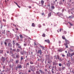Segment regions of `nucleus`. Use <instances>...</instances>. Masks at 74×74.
Segmentation results:
<instances>
[{
    "mask_svg": "<svg viewBox=\"0 0 74 74\" xmlns=\"http://www.w3.org/2000/svg\"><path fill=\"white\" fill-rule=\"evenodd\" d=\"M17 66H17L16 68V70H18V69H21V68H22V67L21 65L20 64H18L17 65Z\"/></svg>",
    "mask_w": 74,
    "mask_h": 74,
    "instance_id": "obj_1",
    "label": "nucleus"
},
{
    "mask_svg": "<svg viewBox=\"0 0 74 74\" xmlns=\"http://www.w3.org/2000/svg\"><path fill=\"white\" fill-rule=\"evenodd\" d=\"M65 43H64V44H69L70 43V41L67 39H65Z\"/></svg>",
    "mask_w": 74,
    "mask_h": 74,
    "instance_id": "obj_2",
    "label": "nucleus"
},
{
    "mask_svg": "<svg viewBox=\"0 0 74 74\" xmlns=\"http://www.w3.org/2000/svg\"><path fill=\"white\" fill-rule=\"evenodd\" d=\"M37 53H40V55L41 56V55L42 54V51H41V50H38L37 52Z\"/></svg>",
    "mask_w": 74,
    "mask_h": 74,
    "instance_id": "obj_3",
    "label": "nucleus"
},
{
    "mask_svg": "<svg viewBox=\"0 0 74 74\" xmlns=\"http://www.w3.org/2000/svg\"><path fill=\"white\" fill-rule=\"evenodd\" d=\"M2 61V63H4V62H5V58L3 57V56L1 57Z\"/></svg>",
    "mask_w": 74,
    "mask_h": 74,
    "instance_id": "obj_4",
    "label": "nucleus"
},
{
    "mask_svg": "<svg viewBox=\"0 0 74 74\" xmlns=\"http://www.w3.org/2000/svg\"><path fill=\"white\" fill-rule=\"evenodd\" d=\"M54 58L55 59H58V60H59V59H60L59 56L58 55H57L56 56H54Z\"/></svg>",
    "mask_w": 74,
    "mask_h": 74,
    "instance_id": "obj_5",
    "label": "nucleus"
},
{
    "mask_svg": "<svg viewBox=\"0 0 74 74\" xmlns=\"http://www.w3.org/2000/svg\"><path fill=\"white\" fill-rule=\"evenodd\" d=\"M8 47L9 48H11L12 47V44L11 43L9 42L8 44Z\"/></svg>",
    "mask_w": 74,
    "mask_h": 74,
    "instance_id": "obj_6",
    "label": "nucleus"
},
{
    "mask_svg": "<svg viewBox=\"0 0 74 74\" xmlns=\"http://www.w3.org/2000/svg\"><path fill=\"white\" fill-rule=\"evenodd\" d=\"M66 25H68L69 26V25L70 26H73V24H72L71 23L69 22L67 23Z\"/></svg>",
    "mask_w": 74,
    "mask_h": 74,
    "instance_id": "obj_7",
    "label": "nucleus"
},
{
    "mask_svg": "<svg viewBox=\"0 0 74 74\" xmlns=\"http://www.w3.org/2000/svg\"><path fill=\"white\" fill-rule=\"evenodd\" d=\"M29 69L31 70V71H34V70H35V68L33 66L32 67V69H31V68H30Z\"/></svg>",
    "mask_w": 74,
    "mask_h": 74,
    "instance_id": "obj_8",
    "label": "nucleus"
},
{
    "mask_svg": "<svg viewBox=\"0 0 74 74\" xmlns=\"http://www.w3.org/2000/svg\"><path fill=\"white\" fill-rule=\"evenodd\" d=\"M26 53H27V52L24 51H22L21 52V55H24V54Z\"/></svg>",
    "mask_w": 74,
    "mask_h": 74,
    "instance_id": "obj_9",
    "label": "nucleus"
},
{
    "mask_svg": "<svg viewBox=\"0 0 74 74\" xmlns=\"http://www.w3.org/2000/svg\"><path fill=\"white\" fill-rule=\"evenodd\" d=\"M67 56L68 57H69H69H71V53H68L67 54Z\"/></svg>",
    "mask_w": 74,
    "mask_h": 74,
    "instance_id": "obj_10",
    "label": "nucleus"
},
{
    "mask_svg": "<svg viewBox=\"0 0 74 74\" xmlns=\"http://www.w3.org/2000/svg\"><path fill=\"white\" fill-rule=\"evenodd\" d=\"M39 71L40 72V73H41V74H44V72H43L42 71V70H41V69H40L39 70Z\"/></svg>",
    "mask_w": 74,
    "mask_h": 74,
    "instance_id": "obj_11",
    "label": "nucleus"
},
{
    "mask_svg": "<svg viewBox=\"0 0 74 74\" xmlns=\"http://www.w3.org/2000/svg\"><path fill=\"white\" fill-rule=\"evenodd\" d=\"M63 51V49H58V52H62Z\"/></svg>",
    "mask_w": 74,
    "mask_h": 74,
    "instance_id": "obj_12",
    "label": "nucleus"
},
{
    "mask_svg": "<svg viewBox=\"0 0 74 74\" xmlns=\"http://www.w3.org/2000/svg\"><path fill=\"white\" fill-rule=\"evenodd\" d=\"M41 3L42 4V5H44V1L43 0H41Z\"/></svg>",
    "mask_w": 74,
    "mask_h": 74,
    "instance_id": "obj_13",
    "label": "nucleus"
},
{
    "mask_svg": "<svg viewBox=\"0 0 74 74\" xmlns=\"http://www.w3.org/2000/svg\"><path fill=\"white\" fill-rule=\"evenodd\" d=\"M16 58H19V53H18L16 56Z\"/></svg>",
    "mask_w": 74,
    "mask_h": 74,
    "instance_id": "obj_14",
    "label": "nucleus"
},
{
    "mask_svg": "<svg viewBox=\"0 0 74 74\" xmlns=\"http://www.w3.org/2000/svg\"><path fill=\"white\" fill-rule=\"evenodd\" d=\"M5 30H2V34H5Z\"/></svg>",
    "mask_w": 74,
    "mask_h": 74,
    "instance_id": "obj_15",
    "label": "nucleus"
},
{
    "mask_svg": "<svg viewBox=\"0 0 74 74\" xmlns=\"http://www.w3.org/2000/svg\"><path fill=\"white\" fill-rule=\"evenodd\" d=\"M7 34H11V33H10V31H7Z\"/></svg>",
    "mask_w": 74,
    "mask_h": 74,
    "instance_id": "obj_16",
    "label": "nucleus"
},
{
    "mask_svg": "<svg viewBox=\"0 0 74 74\" xmlns=\"http://www.w3.org/2000/svg\"><path fill=\"white\" fill-rule=\"evenodd\" d=\"M45 42H47L48 43H50V42H49V40H45Z\"/></svg>",
    "mask_w": 74,
    "mask_h": 74,
    "instance_id": "obj_17",
    "label": "nucleus"
},
{
    "mask_svg": "<svg viewBox=\"0 0 74 74\" xmlns=\"http://www.w3.org/2000/svg\"><path fill=\"white\" fill-rule=\"evenodd\" d=\"M70 61H68L67 63L66 64L67 66H70Z\"/></svg>",
    "mask_w": 74,
    "mask_h": 74,
    "instance_id": "obj_18",
    "label": "nucleus"
},
{
    "mask_svg": "<svg viewBox=\"0 0 74 74\" xmlns=\"http://www.w3.org/2000/svg\"><path fill=\"white\" fill-rule=\"evenodd\" d=\"M51 62H52V61H51V60H48V63H49V64H51Z\"/></svg>",
    "mask_w": 74,
    "mask_h": 74,
    "instance_id": "obj_19",
    "label": "nucleus"
},
{
    "mask_svg": "<svg viewBox=\"0 0 74 74\" xmlns=\"http://www.w3.org/2000/svg\"><path fill=\"white\" fill-rule=\"evenodd\" d=\"M62 30V28H60V30L59 29H58V30H57V31H58V33H59V31L60 32H61V31Z\"/></svg>",
    "mask_w": 74,
    "mask_h": 74,
    "instance_id": "obj_20",
    "label": "nucleus"
},
{
    "mask_svg": "<svg viewBox=\"0 0 74 74\" xmlns=\"http://www.w3.org/2000/svg\"><path fill=\"white\" fill-rule=\"evenodd\" d=\"M23 59H24V58H23V56H21V61H22V60H23Z\"/></svg>",
    "mask_w": 74,
    "mask_h": 74,
    "instance_id": "obj_21",
    "label": "nucleus"
},
{
    "mask_svg": "<svg viewBox=\"0 0 74 74\" xmlns=\"http://www.w3.org/2000/svg\"><path fill=\"white\" fill-rule=\"evenodd\" d=\"M57 15L58 16H60V15H61V13H59V12H58L57 13Z\"/></svg>",
    "mask_w": 74,
    "mask_h": 74,
    "instance_id": "obj_22",
    "label": "nucleus"
},
{
    "mask_svg": "<svg viewBox=\"0 0 74 74\" xmlns=\"http://www.w3.org/2000/svg\"><path fill=\"white\" fill-rule=\"evenodd\" d=\"M64 45L66 46L65 48H68V45H67V44H64Z\"/></svg>",
    "mask_w": 74,
    "mask_h": 74,
    "instance_id": "obj_23",
    "label": "nucleus"
},
{
    "mask_svg": "<svg viewBox=\"0 0 74 74\" xmlns=\"http://www.w3.org/2000/svg\"><path fill=\"white\" fill-rule=\"evenodd\" d=\"M62 39H63V40H66V38H65V37L64 36H62Z\"/></svg>",
    "mask_w": 74,
    "mask_h": 74,
    "instance_id": "obj_24",
    "label": "nucleus"
},
{
    "mask_svg": "<svg viewBox=\"0 0 74 74\" xmlns=\"http://www.w3.org/2000/svg\"><path fill=\"white\" fill-rule=\"evenodd\" d=\"M53 64L54 65V66H55V65H56L57 64H58V63L55 62H53Z\"/></svg>",
    "mask_w": 74,
    "mask_h": 74,
    "instance_id": "obj_25",
    "label": "nucleus"
},
{
    "mask_svg": "<svg viewBox=\"0 0 74 74\" xmlns=\"http://www.w3.org/2000/svg\"><path fill=\"white\" fill-rule=\"evenodd\" d=\"M14 3L16 4V5H17V6H18V8H21V7H20L19 6V5H18V3H16L14 1Z\"/></svg>",
    "mask_w": 74,
    "mask_h": 74,
    "instance_id": "obj_26",
    "label": "nucleus"
},
{
    "mask_svg": "<svg viewBox=\"0 0 74 74\" xmlns=\"http://www.w3.org/2000/svg\"><path fill=\"white\" fill-rule=\"evenodd\" d=\"M64 69H66V67H63V66H62V70H64Z\"/></svg>",
    "mask_w": 74,
    "mask_h": 74,
    "instance_id": "obj_27",
    "label": "nucleus"
},
{
    "mask_svg": "<svg viewBox=\"0 0 74 74\" xmlns=\"http://www.w3.org/2000/svg\"><path fill=\"white\" fill-rule=\"evenodd\" d=\"M68 18H70V19H71L73 18V16H69V17H68Z\"/></svg>",
    "mask_w": 74,
    "mask_h": 74,
    "instance_id": "obj_28",
    "label": "nucleus"
},
{
    "mask_svg": "<svg viewBox=\"0 0 74 74\" xmlns=\"http://www.w3.org/2000/svg\"><path fill=\"white\" fill-rule=\"evenodd\" d=\"M74 52H73L71 54V56H74Z\"/></svg>",
    "mask_w": 74,
    "mask_h": 74,
    "instance_id": "obj_29",
    "label": "nucleus"
},
{
    "mask_svg": "<svg viewBox=\"0 0 74 74\" xmlns=\"http://www.w3.org/2000/svg\"><path fill=\"white\" fill-rule=\"evenodd\" d=\"M51 13H49L48 14V17H50V16H51Z\"/></svg>",
    "mask_w": 74,
    "mask_h": 74,
    "instance_id": "obj_30",
    "label": "nucleus"
},
{
    "mask_svg": "<svg viewBox=\"0 0 74 74\" xmlns=\"http://www.w3.org/2000/svg\"><path fill=\"white\" fill-rule=\"evenodd\" d=\"M40 47H41V48H42L43 49H44V48H45V47H44L43 46H42L41 45H40Z\"/></svg>",
    "mask_w": 74,
    "mask_h": 74,
    "instance_id": "obj_31",
    "label": "nucleus"
},
{
    "mask_svg": "<svg viewBox=\"0 0 74 74\" xmlns=\"http://www.w3.org/2000/svg\"><path fill=\"white\" fill-rule=\"evenodd\" d=\"M18 62H19V60H17L16 61V63H17V64L18 63Z\"/></svg>",
    "mask_w": 74,
    "mask_h": 74,
    "instance_id": "obj_32",
    "label": "nucleus"
},
{
    "mask_svg": "<svg viewBox=\"0 0 74 74\" xmlns=\"http://www.w3.org/2000/svg\"><path fill=\"white\" fill-rule=\"evenodd\" d=\"M32 26L33 27H35V24H34V23H32Z\"/></svg>",
    "mask_w": 74,
    "mask_h": 74,
    "instance_id": "obj_33",
    "label": "nucleus"
},
{
    "mask_svg": "<svg viewBox=\"0 0 74 74\" xmlns=\"http://www.w3.org/2000/svg\"><path fill=\"white\" fill-rule=\"evenodd\" d=\"M20 37L21 38H23V36H22V35H20Z\"/></svg>",
    "mask_w": 74,
    "mask_h": 74,
    "instance_id": "obj_34",
    "label": "nucleus"
},
{
    "mask_svg": "<svg viewBox=\"0 0 74 74\" xmlns=\"http://www.w3.org/2000/svg\"><path fill=\"white\" fill-rule=\"evenodd\" d=\"M16 45L17 46H19L20 45L18 43H16Z\"/></svg>",
    "mask_w": 74,
    "mask_h": 74,
    "instance_id": "obj_35",
    "label": "nucleus"
},
{
    "mask_svg": "<svg viewBox=\"0 0 74 74\" xmlns=\"http://www.w3.org/2000/svg\"><path fill=\"white\" fill-rule=\"evenodd\" d=\"M15 40H13V45H15Z\"/></svg>",
    "mask_w": 74,
    "mask_h": 74,
    "instance_id": "obj_36",
    "label": "nucleus"
},
{
    "mask_svg": "<svg viewBox=\"0 0 74 74\" xmlns=\"http://www.w3.org/2000/svg\"><path fill=\"white\" fill-rule=\"evenodd\" d=\"M70 52H73L74 50L73 49H70Z\"/></svg>",
    "mask_w": 74,
    "mask_h": 74,
    "instance_id": "obj_37",
    "label": "nucleus"
},
{
    "mask_svg": "<svg viewBox=\"0 0 74 74\" xmlns=\"http://www.w3.org/2000/svg\"><path fill=\"white\" fill-rule=\"evenodd\" d=\"M34 45H38V44L37 42H34Z\"/></svg>",
    "mask_w": 74,
    "mask_h": 74,
    "instance_id": "obj_38",
    "label": "nucleus"
},
{
    "mask_svg": "<svg viewBox=\"0 0 74 74\" xmlns=\"http://www.w3.org/2000/svg\"><path fill=\"white\" fill-rule=\"evenodd\" d=\"M3 52V50H1L0 51V53H2Z\"/></svg>",
    "mask_w": 74,
    "mask_h": 74,
    "instance_id": "obj_39",
    "label": "nucleus"
},
{
    "mask_svg": "<svg viewBox=\"0 0 74 74\" xmlns=\"http://www.w3.org/2000/svg\"><path fill=\"white\" fill-rule=\"evenodd\" d=\"M58 65H59V66H60V67H61V66H62V64L60 63H59L58 64Z\"/></svg>",
    "mask_w": 74,
    "mask_h": 74,
    "instance_id": "obj_40",
    "label": "nucleus"
},
{
    "mask_svg": "<svg viewBox=\"0 0 74 74\" xmlns=\"http://www.w3.org/2000/svg\"><path fill=\"white\" fill-rule=\"evenodd\" d=\"M38 27L40 28L41 27V25L40 24H39L38 25Z\"/></svg>",
    "mask_w": 74,
    "mask_h": 74,
    "instance_id": "obj_41",
    "label": "nucleus"
},
{
    "mask_svg": "<svg viewBox=\"0 0 74 74\" xmlns=\"http://www.w3.org/2000/svg\"><path fill=\"white\" fill-rule=\"evenodd\" d=\"M54 70L53 69H52V72L53 73H53H54V72L53 71Z\"/></svg>",
    "mask_w": 74,
    "mask_h": 74,
    "instance_id": "obj_42",
    "label": "nucleus"
},
{
    "mask_svg": "<svg viewBox=\"0 0 74 74\" xmlns=\"http://www.w3.org/2000/svg\"><path fill=\"white\" fill-rule=\"evenodd\" d=\"M5 46H7V43L6 42H5Z\"/></svg>",
    "mask_w": 74,
    "mask_h": 74,
    "instance_id": "obj_43",
    "label": "nucleus"
},
{
    "mask_svg": "<svg viewBox=\"0 0 74 74\" xmlns=\"http://www.w3.org/2000/svg\"><path fill=\"white\" fill-rule=\"evenodd\" d=\"M19 51H20V50H19V49H17V52H19Z\"/></svg>",
    "mask_w": 74,
    "mask_h": 74,
    "instance_id": "obj_44",
    "label": "nucleus"
},
{
    "mask_svg": "<svg viewBox=\"0 0 74 74\" xmlns=\"http://www.w3.org/2000/svg\"><path fill=\"white\" fill-rule=\"evenodd\" d=\"M36 73L37 74H40V72H39V71H37L36 72Z\"/></svg>",
    "mask_w": 74,
    "mask_h": 74,
    "instance_id": "obj_45",
    "label": "nucleus"
},
{
    "mask_svg": "<svg viewBox=\"0 0 74 74\" xmlns=\"http://www.w3.org/2000/svg\"><path fill=\"white\" fill-rule=\"evenodd\" d=\"M42 36L43 37H45V34H43L42 35Z\"/></svg>",
    "mask_w": 74,
    "mask_h": 74,
    "instance_id": "obj_46",
    "label": "nucleus"
},
{
    "mask_svg": "<svg viewBox=\"0 0 74 74\" xmlns=\"http://www.w3.org/2000/svg\"><path fill=\"white\" fill-rule=\"evenodd\" d=\"M30 64H33V63L32 61L30 62Z\"/></svg>",
    "mask_w": 74,
    "mask_h": 74,
    "instance_id": "obj_47",
    "label": "nucleus"
},
{
    "mask_svg": "<svg viewBox=\"0 0 74 74\" xmlns=\"http://www.w3.org/2000/svg\"><path fill=\"white\" fill-rule=\"evenodd\" d=\"M49 55H48L47 56V59H49Z\"/></svg>",
    "mask_w": 74,
    "mask_h": 74,
    "instance_id": "obj_48",
    "label": "nucleus"
},
{
    "mask_svg": "<svg viewBox=\"0 0 74 74\" xmlns=\"http://www.w3.org/2000/svg\"><path fill=\"white\" fill-rule=\"evenodd\" d=\"M62 57H65V56H66L64 54H62Z\"/></svg>",
    "mask_w": 74,
    "mask_h": 74,
    "instance_id": "obj_49",
    "label": "nucleus"
},
{
    "mask_svg": "<svg viewBox=\"0 0 74 74\" xmlns=\"http://www.w3.org/2000/svg\"><path fill=\"white\" fill-rule=\"evenodd\" d=\"M18 48H20V49H22V48H21V46H18Z\"/></svg>",
    "mask_w": 74,
    "mask_h": 74,
    "instance_id": "obj_50",
    "label": "nucleus"
},
{
    "mask_svg": "<svg viewBox=\"0 0 74 74\" xmlns=\"http://www.w3.org/2000/svg\"><path fill=\"white\" fill-rule=\"evenodd\" d=\"M51 8H52V9H54V8H55V7H54V6H52L51 7Z\"/></svg>",
    "mask_w": 74,
    "mask_h": 74,
    "instance_id": "obj_51",
    "label": "nucleus"
},
{
    "mask_svg": "<svg viewBox=\"0 0 74 74\" xmlns=\"http://www.w3.org/2000/svg\"><path fill=\"white\" fill-rule=\"evenodd\" d=\"M12 51H13V52H15V51H16V50L15 49H13Z\"/></svg>",
    "mask_w": 74,
    "mask_h": 74,
    "instance_id": "obj_52",
    "label": "nucleus"
},
{
    "mask_svg": "<svg viewBox=\"0 0 74 74\" xmlns=\"http://www.w3.org/2000/svg\"><path fill=\"white\" fill-rule=\"evenodd\" d=\"M10 49V53H12V51H12V48H11Z\"/></svg>",
    "mask_w": 74,
    "mask_h": 74,
    "instance_id": "obj_53",
    "label": "nucleus"
},
{
    "mask_svg": "<svg viewBox=\"0 0 74 74\" xmlns=\"http://www.w3.org/2000/svg\"><path fill=\"white\" fill-rule=\"evenodd\" d=\"M58 43H59V44H60L61 43V41L59 40L58 41Z\"/></svg>",
    "mask_w": 74,
    "mask_h": 74,
    "instance_id": "obj_54",
    "label": "nucleus"
},
{
    "mask_svg": "<svg viewBox=\"0 0 74 74\" xmlns=\"http://www.w3.org/2000/svg\"><path fill=\"white\" fill-rule=\"evenodd\" d=\"M1 74H4V72H1V73H0Z\"/></svg>",
    "mask_w": 74,
    "mask_h": 74,
    "instance_id": "obj_55",
    "label": "nucleus"
},
{
    "mask_svg": "<svg viewBox=\"0 0 74 74\" xmlns=\"http://www.w3.org/2000/svg\"><path fill=\"white\" fill-rule=\"evenodd\" d=\"M28 72H29V73H30V72H31V71H30V69L28 71Z\"/></svg>",
    "mask_w": 74,
    "mask_h": 74,
    "instance_id": "obj_56",
    "label": "nucleus"
},
{
    "mask_svg": "<svg viewBox=\"0 0 74 74\" xmlns=\"http://www.w3.org/2000/svg\"><path fill=\"white\" fill-rule=\"evenodd\" d=\"M9 67H10L11 68L12 67V65H11L10 64L9 65Z\"/></svg>",
    "mask_w": 74,
    "mask_h": 74,
    "instance_id": "obj_57",
    "label": "nucleus"
},
{
    "mask_svg": "<svg viewBox=\"0 0 74 74\" xmlns=\"http://www.w3.org/2000/svg\"><path fill=\"white\" fill-rule=\"evenodd\" d=\"M13 26H15V27H16V25H15L13 24Z\"/></svg>",
    "mask_w": 74,
    "mask_h": 74,
    "instance_id": "obj_58",
    "label": "nucleus"
},
{
    "mask_svg": "<svg viewBox=\"0 0 74 74\" xmlns=\"http://www.w3.org/2000/svg\"><path fill=\"white\" fill-rule=\"evenodd\" d=\"M3 21H4V22H6V20H5L4 19H3Z\"/></svg>",
    "mask_w": 74,
    "mask_h": 74,
    "instance_id": "obj_59",
    "label": "nucleus"
},
{
    "mask_svg": "<svg viewBox=\"0 0 74 74\" xmlns=\"http://www.w3.org/2000/svg\"><path fill=\"white\" fill-rule=\"evenodd\" d=\"M15 29H16V30H18V28H17V27H16V28H15Z\"/></svg>",
    "mask_w": 74,
    "mask_h": 74,
    "instance_id": "obj_60",
    "label": "nucleus"
},
{
    "mask_svg": "<svg viewBox=\"0 0 74 74\" xmlns=\"http://www.w3.org/2000/svg\"><path fill=\"white\" fill-rule=\"evenodd\" d=\"M1 45H3V42L2 41L1 43Z\"/></svg>",
    "mask_w": 74,
    "mask_h": 74,
    "instance_id": "obj_61",
    "label": "nucleus"
},
{
    "mask_svg": "<svg viewBox=\"0 0 74 74\" xmlns=\"http://www.w3.org/2000/svg\"><path fill=\"white\" fill-rule=\"evenodd\" d=\"M59 3L60 4H62V2H59Z\"/></svg>",
    "mask_w": 74,
    "mask_h": 74,
    "instance_id": "obj_62",
    "label": "nucleus"
},
{
    "mask_svg": "<svg viewBox=\"0 0 74 74\" xmlns=\"http://www.w3.org/2000/svg\"><path fill=\"white\" fill-rule=\"evenodd\" d=\"M6 41L7 42H8V41H9V39H7L6 40Z\"/></svg>",
    "mask_w": 74,
    "mask_h": 74,
    "instance_id": "obj_63",
    "label": "nucleus"
},
{
    "mask_svg": "<svg viewBox=\"0 0 74 74\" xmlns=\"http://www.w3.org/2000/svg\"><path fill=\"white\" fill-rule=\"evenodd\" d=\"M6 52H7V53H9V51H6Z\"/></svg>",
    "mask_w": 74,
    "mask_h": 74,
    "instance_id": "obj_64",
    "label": "nucleus"
}]
</instances>
